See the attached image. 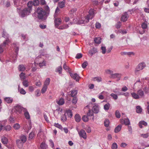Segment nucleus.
<instances>
[{
    "label": "nucleus",
    "mask_w": 149,
    "mask_h": 149,
    "mask_svg": "<svg viewBox=\"0 0 149 149\" xmlns=\"http://www.w3.org/2000/svg\"><path fill=\"white\" fill-rule=\"evenodd\" d=\"M36 12L37 14V17L39 19L42 20H45L48 15L47 14L48 13L45 10H44L42 8H38Z\"/></svg>",
    "instance_id": "1"
},
{
    "label": "nucleus",
    "mask_w": 149,
    "mask_h": 149,
    "mask_svg": "<svg viewBox=\"0 0 149 149\" xmlns=\"http://www.w3.org/2000/svg\"><path fill=\"white\" fill-rule=\"evenodd\" d=\"M26 137L22 134L19 136V139H17L16 144L19 149H21L22 148L23 144L26 142Z\"/></svg>",
    "instance_id": "2"
},
{
    "label": "nucleus",
    "mask_w": 149,
    "mask_h": 149,
    "mask_svg": "<svg viewBox=\"0 0 149 149\" xmlns=\"http://www.w3.org/2000/svg\"><path fill=\"white\" fill-rule=\"evenodd\" d=\"M94 10V9H91L89 11V15H88L86 17L85 21L83 22V23H87L89 21L90 19H92L95 15Z\"/></svg>",
    "instance_id": "3"
},
{
    "label": "nucleus",
    "mask_w": 149,
    "mask_h": 149,
    "mask_svg": "<svg viewBox=\"0 0 149 149\" xmlns=\"http://www.w3.org/2000/svg\"><path fill=\"white\" fill-rule=\"evenodd\" d=\"M146 66L145 63L143 62L139 64L135 70V73L136 74L140 71L142 70Z\"/></svg>",
    "instance_id": "4"
},
{
    "label": "nucleus",
    "mask_w": 149,
    "mask_h": 149,
    "mask_svg": "<svg viewBox=\"0 0 149 149\" xmlns=\"http://www.w3.org/2000/svg\"><path fill=\"white\" fill-rule=\"evenodd\" d=\"M17 107L19 109V111L21 110V111H22L24 112V115L26 119H30V116L29 113L26 108L21 107L20 106H17L16 108Z\"/></svg>",
    "instance_id": "5"
},
{
    "label": "nucleus",
    "mask_w": 149,
    "mask_h": 149,
    "mask_svg": "<svg viewBox=\"0 0 149 149\" xmlns=\"http://www.w3.org/2000/svg\"><path fill=\"white\" fill-rule=\"evenodd\" d=\"M2 36V37H4L6 39L5 41L3 42V43H4V44L6 43L7 44H8L10 42V40L9 38V35L6 32L5 30H3Z\"/></svg>",
    "instance_id": "6"
},
{
    "label": "nucleus",
    "mask_w": 149,
    "mask_h": 149,
    "mask_svg": "<svg viewBox=\"0 0 149 149\" xmlns=\"http://www.w3.org/2000/svg\"><path fill=\"white\" fill-rule=\"evenodd\" d=\"M29 10H27V8H24L20 13V15L21 17H24L26 16V15H28L31 13Z\"/></svg>",
    "instance_id": "7"
},
{
    "label": "nucleus",
    "mask_w": 149,
    "mask_h": 149,
    "mask_svg": "<svg viewBox=\"0 0 149 149\" xmlns=\"http://www.w3.org/2000/svg\"><path fill=\"white\" fill-rule=\"evenodd\" d=\"M79 135L81 137L83 138L84 139H86L87 136L86 133L84 130L83 129L81 130L78 132Z\"/></svg>",
    "instance_id": "8"
},
{
    "label": "nucleus",
    "mask_w": 149,
    "mask_h": 149,
    "mask_svg": "<svg viewBox=\"0 0 149 149\" xmlns=\"http://www.w3.org/2000/svg\"><path fill=\"white\" fill-rule=\"evenodd\" d=\"M92 111L95 113H97L99 111V105L97 104H95L92 108Z\"/></svg>",
    "instance_id": "9"
},
{
    "label": "nucleus",
    "mask_w": 149,
    "mask_h": 149,
    "mask_svg": "<svg viewBox=\"0 0 149 149\" xmlns=\"http://www.w3.org/2000/svg\"><path fill=\"white\" fill-rule=\"evenodd\" d=\"M121 77V74L118 73L114 74H112L110 76V78L113 79L118 78V80H120Z\"/></svg>",
    "instance_id": "10"
},
{
    "label": "nucleus",
    "mask_w": 149,
    "mask_h": 149,
    "mask_svg": "<svg viewBox=\"0 0 149 149\" xmlns=\"http://www.w3.org/2000/svg\"><path fill=\"white\" fill-rule=\"evenodd\" d=\"M61 19L59 18H55L54 19L55 26L56 28H57L61 23Z\"/></svg>",
    "instance_id": "11"
},
{
    "label": "nucleus",
    "mask_w": 149,
    "mask_h": 149,
    "mask_svg": "<svg viewBox=\"0 0 149 149\" xmlns=\"http://www.w3.org/2000/svg\"><path fill=\"white\" fill-rule=\"evenodd\" d=\"M13 45H14V46L15 47V52L16 54V57H15V60L17 59L16 57L17 56V55L18 54V52L19 51V44L18 43H14L13 44Z\"/></svg>",
    "instance_id": "12"
},
{
    "label": "nucleus",
    "mask_w": 149,
    "mask_h": 149,
    "mask_svg": "<svg viewBox=\"0 0 149 149\" xmlns=\"http://www.w3.org/2000/svg\"><path fill=\"white\" fill-rule=\"evenodd\" d=\"M97 52V49L95 47L92 48L88 52L89 54L92 56L93 54H94Z\"/></svg>",
    "instance_id": "13"
},
{
    "label": "nucleus",
    "mask_w": 149,
    "mask_h": 149,
    "mask_svg": "<svg viewBox=\"0 0 149 149\" xmlns=\"http://www.w3.org/2000/svg\"><path fill=\"white\" fill-rule=\"evenodd\" d=\"M128 15L127 13L125 12L122 15L121 20L123 22H126L127 19Z\"/></svg>",
    "instance_id": "14"
},
{
    "label": "nucleus",
    "mask_w": 149,
    "mask_h": 149,
    "mask_svg": "<svg viewBox=\"0 0 149 149\" xmlns=\"http://www.w3.org/2000/svg\"><path fill=\"white\" fill-rule=\"evenodd\" d=\"M65 114L66 116L70 118H71L72 116V113L71 110L69 109L66 110L65 111Z\"/></svg>",
    "instance_id": "15"
},
{
    "label": "nucleus",
    "mask_w": 149,
    "mask_h": 149,
    "mask_svg": "<svg viewBox=\"0 0 149 149\" xmlns=\"http://www.w3.org/2000/svg\"><path fill=\"white\" fill-rule=\"evenodd\" d=\"M33 5V4L32 1H29L27 4L28 7L25 8H27V10L31 12L32 10V8Z\"/></svg>",
    "instance_id": "16"
},
{
    "label": "nucleus",
    "mask_w": 149,
    "mask_h": 149,
    "mask_svg": "<svg viewBox=\"0 0 149 149\" xmlns=\"http://www.w3.org/2000/svg\"><path fill=\"white\" fill-rule=\"evenodd\" d=\"M65 1L63 0L62 1L58 2V5L59 7L61 8H63L65 7Z\"/></svg>",
    "instance_id": "17"
},
{
    "label": "nucleus",
    "mask_w": 149,
    "mask_h": 149,
    "mask_svg": "<svg viewBox=\"0 0 149 149\" xmlns=\"http://www.w3.org/2000/svg\"><path fill=\"white\" fill-rule=\"evenodd\" d=\"M8 44H4L3 42V43L0 45V53H1L3 51V49L5 48V47Z\"/></svg>",
    "instance_id": "18"
},
{
    "label": "nucleus",
    "mask_w": 149,
    "mask_h": 149,
    "mask_svg": "<svg viewBox=\"0 0 149 149\" xmlns=\"http://www.w3.org/2000/svg\"><path fill=\"white\" fill-rule=\"evenodd\" d=\"M122 126L121 124L119 125L114 129V132L116 133L119 132L121 130Z\"/></svg>",
    "instance_id": "19"
},
{
    "label": "nucleus",
    "mask_w": 149,
    "mask_h": 149,
    "mask_svg": "<svg viewBox=\"0 0 149 149\" xmlns=\"http://www.w3.org/2000/svg\"><path fill=\"white\" fill-rule=\"evenodd\" d=\"M1 140L2 143L4 144H6L8 142V139L4 136L2 137Z\"/></svg>",
    "instance_id": "20"
},
{
    "label": "nucleus",
    "mask_w": 149,
    "mask_h": 149,
    "mask_svg": "<svg viewBox=\"0 0 149 149\" xmlns=\"http://www.w3.org/2000/svg\"><path fill=\"white\" fill-rule=\"evenodd\" d=\"M74 118L75 121L77 122H80L81 120V117L78 114H77L75 115Z\"/></svg>",
    "instance_id": "21"
},
{
    "label": "nucleus",
    "mask_w": 149,
    "mask_h": 149,
    "mask_svg": "<svg viewBox=\"0 0 149 149\" xmlns=\"http://www.w3.org/2000/svg\"><path fill=\"white\" fill-rule=\"evenodd\" d=\"M18 70L20 71H24L26 69L25 67L23 64L19 65L18 67Z\"/></svg>",
    "instance_id": "22"
},
{
    "label": "nucleus",
    "mask_w": 149,
    "mask_h": 149,
    "mask_svg": "<svg viewBox=\"0 0 149 149\" xmlns=\"http://www.w3.org/2000/svg\"><path fill=\"white\" fill-rule=\"evenodd\" d=\"M142 125L146 126L147 125V123L144 121H141L139 122V126L140 128H142L143 127Z\"/></svg>",
    "instance_id": "23"
},
{
    "label": "nucleus",
    "mask_w": 149,
    "mask_h": 149,
    "mask_svg": "<svg viewBox=\"0 0 149 149\" xmlns=\"http://www.w3.org/2000/svg\"><path fill=\"white\" fill-rule=\"evenodd\" d=\"M94 41L96 44H100L101 42V39L100 37H98L95 38Z\"/></svg>",
    "instance_id": "24"
},
{
    "label": "nucleus",
    "mask_w": 149,
    "mask_h": 149,
    "mask_svg": "<svg viewBox=\"0 0 149 149\" xmlns=\"http://www.w3.org/2000/svg\"><path fill=\"white\" fill-rule=\"evenodd\" d=\"M132 97L134 99H138L139 98V97L138 95L135 93H133L131 94Z\"/></svg>",
    "instance_id": "25"
},
{
    "label": "nucleus",
    "mask_w": 149,
    "mask_h": 149,
    "mask_svg": "<svg viewBox=\"0 0 149 149\" xmlns=\"http://www.w3.org/2000/svg\"><path fill=\"white\" fill-rule=\"evenodd\" d=\"M57 103L59 105H62L64 103V100L63 98H61L58 101H57Z\"/></svg>",
    "instance_id": "26"
},
{
    "label": "nucleus",
    "mask_w": 149,
    "mask_h": 149,
    "mask_svg": "<svg viewBox=\"0 0 149 149\" xmlns=\"http://www.w3.org/2000/svg\"><path fill=\"white\" fill-rule=\"evenodd\" d=\"M4 100L7 103H10L12 102L13 99L9 97H6L4 98Z\"/></svg>",
    "instance_id": "27"
},
{
    "label": "nucleus",
    "mask_w": 149,
    "mask_h": 149,
    "mask_svg": "<svg viewBox=\"0 0 149 149\" xmlns=\"http://www.w3.org/2000/svg\"><path fill=\"white\" fill-rule=\"evenodd\" d=\"M73 78L76 81H78L79 80L80 77L79 76V75L77 73H75L74 74V76Z\"/></svg>",
    "instance_id": "28"
},
{
    "label": "nucleus",
    "mask_w": 149,
    "mask_h": 149,
    "mask_svg": "<svg viewBox=\"0 0 149 149\" xmlns=\"http://www.w3.org/2000/svg\"><path fill=\"white\" fill-rule=\"evenodd\" d=\"M124 123V124L126 125H129L130 124V120L128 118H125L123 120Z\"/></svg>",
    "instance_id": "29"
},
{
    "label": "nucleus",
    "mask_w": 149,
    "mask_h": 149,
    "mask_svg": "<svg viewBox=\"0 0 149 149\" xmlns=\"http://www.w3.org/2000/svg\"><path fill=\"white\" fill-rule=\"evenodd\" d=\"M77 93V90H74L71 91L70 95L72 97H75Z\"/></svg>",
    "instance_id": "30"
},
{
    "label": "nucleus",
    "mask_w": 149,
    "mask_h": 149,
    "mask_svg": "<svg viewBox=\"0 0 149 149\" xmlns=\"http://www.w3.org/2000/svg\"><path fill=\"white\" fill-rule=\"evenodd\" d=\"M142 109L139 106L136 107V112L138 113H141L142 111Z\"/></svg>",
    "instance_id": "31"
},
{
    "label": "nucleus",
    "mask_w": 149,
    "mask_h": 149,
    "mask_svg": "<svg viewBox=\"0 0 149 149\" xmlns=\"http://www.w3.org/2000/svg\"><path fill=\"white\" fill-rule=\"evenodd\" d=\"M50 79L49 78H47L44 82V85L47 87L50 82Z\"/></svg>",
    "instance_id": "32"
},
{
    "label": "nucleus",
    "mask_w": 149,
    "mask_h": 149,
    "mask_svg": "<svg viewBox=\"0 0 149 149\" xmlns=\"http://www.w3.org/2000/svg\"><path fill=\"white\" fill-rule=\"evenodd\" d=\"M137 93L139 96L142 97L144 96V92L141 90H139L137 91Z\"/></svg>",
    "instance_id": "33"
},
{
    "label": "nucleus",
    "mask_w": 149,
    "mask_h": 149,
    "mask_svg": "<svg viewBox=\"0 0 149 149\" xmlns=\"http://www.w3.org/2000/svg\"><path fill=\"white\" fill-rule=\"evenodd\" d=\"M109 119H106L105 120L104 122V124L105 127H109Z\"/></svg>",
    "instance_id": "34"
},
{
    "label": "nucleus",
    "mask_w": 149,
    "mask_h": 149,
    "mask_svg": "<svg viewBox=\"0 0 149 149\" xmlns=\"http://www.w3.org/2000/svg\"><path fill=\"white\" fill-rule=\"evenodd\" d=\"M115 115L116 117L118 118H119L120 117V113L118 110H117L115 113Z\"/></svg>",
    "instance_id": "35"
},
{
    "label": "nucleus",
    "mask_w": 149,
    "mask_h": 149,
    "mask_svg": "<svg viewBox=\"0 0 149 149\" xmlns=\"http://www.w3.org/2000/svg\"><path fill=\"white\" fill-rule=\"evenodd\" d=\"M47 87L43 85V86L41 89V93L42 94L44 93L46 91Z\"/></svg>",
    "instance_id": "36"
},
{
    "label": "nucleus",
    "mask_w": 149,
    "mask_h": 149,
    "mask_svg": "<svg viewBox=\"0 0 149 149\" xmlns=\"http://www.w3.org/2000/svg\"><path fill=\"white\" fill-rule=\"evenodd\" d=\"M110 104L108 103L105 104L104 106V108L105 110H108L109 108Z\"/></svg>",
    "instance_id": "37"
},
{
    "label": "nucleus",
    "mask_w": 149,
    "mask_h": 149,
    "mask_svg": "<svg viewBox=\"0 0 149 149\" xmlns=\"http://www.w3.org/2000/svg\"><path fill=\"white\" fill-rule=\"evenodd\" d=\"M93 112L91 111L90 109L89 110L88 112L87 113V115L88 116H93Z\"/></svg>",
    "instance_id": "38"
},
{
    "label": "nucleus",
    "mask_w": 149,
    "mask_h": 149,
    "mask_svg": "<svg viewBox=\"0 0 149 149\" xmlns=\"http://www.w3.org/2000/svg\"><path fill=\"white\" fill-rule=\"evenodd\" d=\"M39 3V1L38 0H34L33 2V4L35 6L38 5Z\"/></svg>",
    "instance_id": "39"
},
{
    "label": "nucleus",
    "mask_w": 149,
    "mask_h": 149,
    "mask_svg": "<svg viewBox=\"0 0 149 149\" xmlns=\"http://www.w3.org/2000/svg\"><path fill=\"white\" fill-rule=\"evenodd\" d=\"M82 120L85 122H87L88 121L89 119L87 116H84L82 117Z\"/></svg>",
    "instance_id": "40"
},
{
    "label": "nucleus",
    "mask_w": 149,
    "mask_h": 149,
    "mask_svg": "<svg viewBox=\"0 0 149 149\" xmlns=\"http://www.w3.org/2000/svg\"><path fill=\"white\" fill-rule=\"evenodd\" d=\"M73 97V98L72 101V103L74 104H75L77 102V98L76 97Z\"/></svg>",
    "instance_id": "41"
},
{
    "label": "nucleus",
    "mask_w": 149,
    "mask_h": 149,
    "mask_svg": "<svg viewBox=\"0 0 149 149\" xmlns=\"http://www.w3.org/2000/svg\"><path fill=\"white\" fill-rule=\"evenodd\" d=\"M34 136V133L32 132L29 135V139H32Z\"/></svg>",
    "instance_id": "42"
},
{
    "label": "nucleus",
    "mask_w": 149,
    "mask_h": 149,
    "mask_svg": "<svg viewBox=\"0 0 149 149\" xmlns=\"http://www.w3.org/2000/svg\"><path fill=\"white\" fill-rule=\"evenodd\" d=\"M62 67L61 66H59L56 69V72H58L59 74H61L62 73Z\"/></svg>",
    "instance_id": "43"
},
{
    "label": "nucleus",
    "mask_w": 149,
    "mask_h": 149,
    "mask_svg": "<svg viewBox=\"0 0 149 149\" xmlns=\"http://www.w3.org/2000/svg\"><path fill=\"white\" fill-rule=\"evenodd\" d=\"M118 145L116 143H113L112 145L111 148L112 149H117Z\"/></svg>",
    "instance_id": "44"
},
{
    "label": "nucleus",
    "mask_w": 149,
    "mask_h": 149,
    "mask_svg": "<svg viewBox=\"0 0 149 149\" xmlns=\"http://www.w3.org/2000/svg\"><path fill=\"white\" fill-rule=\"evenodd\" d=\"M18 91L20 92V93L21 94H23V95H24L26 93V92L25 91V90L23 88H21V89L20 90H19V91Z\"/></svg>",
    "instance_id": "45"
},
{
    "label": "nucleus",
    "mask_w": 149,
    "mask_h": 149,
    "mask_svg": "<svg viewBox=\"0 0 149 149\" xmlns=\"http://www.w3.org/2000/svg\"><path fill=\"white\" fill-rule=\"evenodd\" d=\"M20 126L19 125L18 123H16L13 125V127L15 130H18L20 128Z\"/></svg>",
    "instance_id": "46"
},
{
    "label": "nucleus",
    "mask_w": 149,
    "mask_h": 149,
    "mask_svg": "<svg viewBox=\"0 0 149 149\" xmlns=\"http://www.w3.org/2000/svg\"><path fill=\"white\" fill-rule=\"evenodd\" d=\"M110 95L112 97L114 100H117L118 98V96L117 95L113 93L111 94Z\"/></svg>",
    "instance_id": "47"
},
{
    "label": "nucleus",
    "mask_w": 149,
    "mask_h": 149,
    "mask_svg": "<svg viewBox=\"0 0 149 149\" xmlns=\"http://www.w3.org/2000/svg\"><path fill=\"white\" fill-rule=\"evenodd\" d=\"M25 74L23 72H21L19 75V77L21 79H23L25 78Z\"/></svg>",
    "instance_id": "48"
},
{
    "label": "nucleus",
    "mask_w": 149,
    "mask_h": 149,
    "mask_svg": "<svg viewBox=\"0 0 149 149\" xmlns=\"http://www.w3.org/2000/svg\"><path fill=\"white\" fill-rule=\"evenodd\" d=\"M54 125L55 127L58 128L62 130V126L61 125L58 124V123H55Z\"/></svg>",
    "instance_id": "49"
},
{
    "label": "nucleus",
    "mask_w": 149,
    "mask_h": 149,
    "mask_svg": "<svg viewBox=\"0 0 149 149\" xmlns=\"http://www.w3.org/2000/svg\"><path fill=\"white\" fill-rule=\"evenodd\" d=\"M88 63L87 61H85L82 64V67L83 68H85L88 65Z\"/></svg>",
    "instance_id": "50"
},
{
    "label": "nucleus",
    "mask_w": 149,
    "mask_h": 149,
    "mask_svg": "<svg viewBox=\"0 0 149 149\" xmlns=\"http://www.w3.org/2000/svg\"><path fill=\"white\" fill-rule=\"evenodd\" d=\"M119 95H124L125 96L127 97L129 95V93L128 92H126V93H120Z\"/></svg>",
    "instance_id": "51"
},
{
    "label": "nucleus",
    "mask_w": 149,
    "mask_h": 149,
    "mask_svg": "<svg viewBox=\"0 0 149 149\" xmlns=\"http://www.w3.org/2000/svg\"><path fill=\"white\" fill-rule=\"evenodd\" d=\"M82 56V55L81 53H79L77 54L75 58L77 59H79L81 58Z\"/></svg>",
    "instance_id": "52"
},
{
    "label": "nucleus",
    "mask_w": 149,
    "mask_h": 149,
    "mask_svg": "<svg viewBox=\"0 0 149 149\" xmlns=\"http://www.w3.org/2000/svg\"><path fill=\"white\" fill-rule=\"evenodd\" d=\"M35 95L36 97H38L40 95V90H37L35 91Z\"/></svg>",
    "instance_id": "53"
},
{
    "label": "nucleus",
    "mask_w": 149,
    "mask_h": 149,
    "mask_svg": "<svg viewBox=\"0 0 149 149\" xmlns=\"http://www.w3.org/2000/svg\"><path fill=\"white\" fill-rule=\"evenodd\" d=\"M23 85L25 87H27L28 86V82L27 81H24L22 82Z\"/></svg>",
    "instance_id": "54"
},
{
    "label": "nucleus",
    "mask_w": 149,
    "mask_h": 149,
    "mask_svg": "<svg viewBox=\"0 0 149 149\" xmlns=\"http://www.w3.org/2000/svg\"><path fill=\"white\" fill-rule=\"evenodd\" d=\"M121 25V23L120 21L118 22L116 25V28L118 29L120 28Z\"/></svg>",
    "instance_id": "55"
},
{
    "label": "nucleus",
    "mask_w": 149,
    "mask_h": 149,
    "mask_svg": "<svg viewBox=\"0 0 149 149\" xmlns=\"http://www.w3.org/2000/svg\"><path fill=\"white\" fill-rule=\"evenodd\" d=\"M101 49L102 50V53L104 54L106 53V48L105 47L102 46L101 47Z\"/></svg>",
    "instance_id": "56"
},
{
    "label": "nucleus",
    "mask_w": 149,
    "mask_h": 149,
    "mask_svg": "<svg viewBox=\"0 0 149 149\" xmlns=\"http://www.w3.org/2000/svg\"><path fill=\"white\" fill-rule=\"evenodd\" d=\"M61 120L62 121H66L67 120L66 115H65V114H64L63 116H61Z\"/></svg>",
    "instance_id": "57"
},
{
    "label": "nucleus",
    "mask_w": 149,
    "mask_h": 149,
    "mask_svg": "<svg viewBox=\"0 0 149 149\" xmlns=\"http://www.w3.org/2000/svg\"><path fill=\"white\" fill-rule=\"evenodd\" d=\"M39 66L41 67L43 66H45L46 65V63L45 61H43L42 63H40L39 64Z\"/></svg>",
    "instance_id": "58"
},
{
    "label": "nucleus",
    "mask_w": 149,
    "mask_h": 149,
    "mask_svg": "<svg viewBox=\"0 0 149 149\" xmlns=\"http://www.w3.org/2000/svg\"><path fill=\"white\" fill-rule=\"evenodd\" d=\"M105 71L107 73L110 74H111V75L112 74H113V72L112 70L109 69L106 70Z\"/></svg>",
    "instance_id": "59"
},
{
    "label": "nucleus",
    "mask_w": 149,
    "mask_h": 149,
    "mask_svg": "<svg viewBox=\"0 0 149 149\" xmlns=\"http://www.w3.org/2000/svg\"><path fill=\"white\" fill-rule=\"evenodd\" d=\"M11 128V127L10 125H8L5 127V130L7 131H9Z\"/></svg>",
    "instance_id": "60"
},
{
    "label": "nucleus",
    "mask_w": 149,
    "mask_h": 149,
    "mask_svg": "<svg viewBox=\"0 0 149 149\" xmlns=\"http://www.w3.org/2000/svg\"><path fill=\"white\" fill-rule=\"evenodd\" d=\"M141 27L143 29H145L147 27V25L145 23H143L141 25Z\"/></svg>",
    "instance_id": "61"
},
{
    "label": "nucleus",
    "mask_w": 149,
    "mask_h": 149,
    "mask_svg": "<svg viewBox=\"0 0 149 149\" xmlns=\"http://www.w3.org/2000/svg\"><path fill=\"white\" fill-rule=\"evenodd\" d=\"M95 27L97 29H99L101 27V24L99 22H96L95 24Z\"/></svg>",
    "instance_id": "62"
},
{
    "label": "nucleus",
    "mask_w": 149,
    "mask_h": 149,
    "mask_svg": "<svg viewBox=\"0 0 149 149\" xmlns=\"http://www.w3.org/2000/svg\"><path fill=\"white\" fill-rule=\"evenodd\" d=\"M94 79H95L98 82H100L102 81V78L100 77H96L94 78Z\"/></svg>",
    "instance_id": "63"
},
{
    "label": "nucleus",
    "mask_w": 149,
    "mask_h": 149,
    "mask_svg": "<svg viewBox=\"0 0 149 149\" xmlns=\"http://www.w3.org/2000/svg\"><path fill=\"white\" fill-rule=\"evenodd\" d=\"M141 136L143 137V138H147L148 136V133L142 134H141Z\"/></svg>",
    "instance_id": "64"
}]
</instances>
